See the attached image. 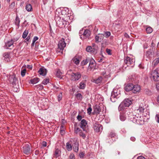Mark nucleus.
Masks as SVG:
<instances>
[{"mask_svg":"<svg viewBox=\"0 0 159 159\" xmlns=\"http://www.w3.org/2000/svg\"><path fill=\"white\" fill-rule=\"evenodd\" d=\"M80 131V130L79 128L75 127V132L76 133H78Z\"/></svg>","mask_w":159,"mask_h":159,"instance_id":"obj_50","label":"nucleus"},{"mask_svg":"<svg viewBox=\"0 0 159 159\" xmlns=\"http://www.w3.org/2000/svg\"><path fill=\"white\" fill-rule=\"evenodd\" d=\"M17 40V39H11V40L8 41L5 44L6 48H10V49H11L13 48L14 47L13 45L14 42H16Z\"/></svg>","mask_w":159,"mask_h":159,"instance_id":"obj_11","label":"nucleus"},{"mask_svg":"<svg viewBox=\"0 0 159 159\" xmlns=\"http://www.w3.org/2000/svg\"><path fill=\"white\" fill-rule=\"evenodd\" d=\"M91 34V32L90 30H85L83 34L84 39H85L87 38Z\"/></svg>","mask_w":159,"mask_h":159,"instance_id":"obj_18","label":"nucleus"},{"mask_svg":"<svg viewBox=\"0 0 159 159\" xmlns=\"http://www.w3.org/2000/svg\"><path fill=\"white\" fill-rule=\"evenodd\" d=\"M156 88L158 90H159V83H157L156 85Z\"/></svg>","mask_w":159,"mask_h":159,"instance_id":"obj_63","label":"nucleus"},{"mask_svg":"<svg viewBox=\"0 0 159 159\" xmlns=\"http://www.w3.org/2000/svg\"><path fill=\"white\" fill-rule=\"evenodd\" d=\"M38 38L37 36H35L33 39V41L35 42V41L38 39Z\"/></svg>","mask_w":159,"mask_h":159,"instance_id":"obj_55","label":"nucleus"},{"mask_svg":"<svg viewBox=\"0 0 159 159\" xmlns=\"http://www.w3.org/2000/svg\"><path fill=\"white\" fill-rule=\"evenodd\" d=\"M61 153V151L58 148H56L54 152V155L56 157H57L59 156Z\"/></svg>","mask_w":159,"mask_h":159,"instance_id":"obj_25","label":"nucleus"},{"mask_svg":"<svg viewBox=\"0 0 159 159\" xmlns=\"http://www.w3.org/2000/svg\"><path fill=\"white\" fill-rule=\"evenodd\" d=\"M104 37L107 38L110 36L111 33L109 31L106 32H105L104 34Z\"/></svg>","mask_w":159,"mask_h":159,"instance_id":"obj_41","label":"nucleus"},{"mask_svg":"<svg viewBox=\"0 0 159 159\" xmlns=\"http://www.w3.org/2000/svg\"><path fill=\"white\" fill-rule=\"evenodd\" d=\"M125 107L124 106V103L121 102V103L119 105L118 107V110L119 111H124V110L125 109V107Z\"/></svg>","mask_w":159,"mask_h":159,"instance_id":"obj_28","label":"nucleus"},{"mask_svg":"<svg viewBox=\"0 0 159 159\" xmlns=\"http://www.w3.org/2000/svg\"><path fill=\"white\" fill-rule=\"evenodd\" d=\"M153 63L154 66L157 65L158 63H159V57L154 60L153 61Z\"/></svg>","mask_w":159,"mask_h":159,"instance_id":"obj_39","label":"nucleus"},{"mask_svg":"<svg viewBox=\"0 0 159 159\" xmlns=\"http://www.w3.org/2000/svg\"><path fill=\"white\" fill-rule=\"evenodd\" d=\"M27 68L29 69H31L32 68V66L31 65H27Z\"/></svg>","mask_w":159,"mask_h":159,"instance_id":"obj_56","label":"nucleus"},{"mask_svg":"<svg viewBox=\"0 0 159 159\" xmlns=\"http://www.w3.org/2000/svg\"><path fill=\"white\" fill-rule=\"evenodd\" d=\"M39 81V79L38 78H35L34 79H32L30 80L31 83L33 84H34L38 83Z\"/></svg>","mask_w":159,"mask_h":159,"instance_id":"obj_29","label":"nucleus"},{"mask_svg":"<svg viewBox=\"0 0 159 159\" xmlns=\"http://www.w3.org/2000/svg\"><path fill=\"white\" fill-rule=\"evenodd\" d=\"M152 31L153 30L151 27H149L146 29V31L148 33H151L152 32Z\"/></svg>","mask_w":159,"mask_h":159,"instance_id":"obj_36","label":"nucleus"},{"mask_svg":"<svg viewBox=\"0 0 159 159\" xmlns=\"http://www.w3.org/2000/svg\"><path fill=\"white\" fill-rule=\"evenodd\" d=\"M80 127L84 131L87 132L88 129V125H87V122L84 119H83L81 120L80 122Z\"/></svg>","mask_w":159,"mask_h":159,"instance_id":"obj_9","label":"nucleus"},{"mask_svg":"<svg viewBox=\"0 0 159 159\" xmlns=\"http://www.w3.org/2000/svg\"><path fill=\"white\" fill-rule=\"evenodd\" d=\"M73 140V149L74 151L77 152L79 151V143L76 139H72Z\"/></svg>","mask_w":159,"mask_h":159,"instance_id":"obj_14","label":"nucleus"},{"mask_svg":"<svg viewBox=\"0 0 159 159\" xmlns=\"http://www.w3.org/2000/svg\"><path fill=\"white\" fill-rule=\"evenodd\" d=\"M124 35L125 37H126L127 38H129V35L127 34L126 33H125L124 34Z\"/></svg>","mask_w":159,"mask_h":159,"instance_id":"obj_57","label":"nucleus"},{"mask_svg":"<svg viewBox=\"0 0 159 159\" xmlns=\"http://www.w3.org/2000/svg\"><path fill=\"white\" fill-rule=\"evenodd\" d=\"M120 94L116 90H114L111 93V100L112 102H115L118 95Z\"/></svg>","mask_w":159,"mask_h":159,"instance_id":"obj_8","label":"nucleus"},{"mask_svg":"<svg viewBox=\"0 0 159 159\" xmlns=\"http://www.w3.org/2000/svg\"><path fill=\"white\" fill-rule=\"evenodd\" d=\"M69 159H75L74 155L73 153L70 154L69 156Z\"/></svg>","mask_w":159,"mask_h":159,"instance_id":"obj_49","label":"nucleus"},{"mask_svg":"<svg viewBox=\"0 0 159 159\" xmlns=\"http://www.w3.org/2000/svg\"><path fill=\"white\" fill-rule=\"evenodd\" d=\"M20 22V20L19 18L18 17L16 16V21H15V24L17 26H19V24Z\"/></svg>","mask_w":159,"mask_h":159,"instance_id":"obj_38","label":"nucleus"},{"mask_svg":"<svg viewBox=\"0 0 159 159\" xmlns=\"http://www.w3.org/2000/svg\"><path fill=\"white\" fill-rule=\"evenodd\" d=\"M25 9L28 11H31L32 9L31 5L30 4H27L25 6Z\"/></svg>","mask_w":159,"mask_h":159,"instance_id":"obj_31","label":"nucleus"},{"mask_svg":"<svg viewBox=\"0 0 159 159\" xmlns=\"http://www.w3.org/2000/svg\"><path fill=\"white\" fill-rule=\"evenodd\" d=\"M102 79V77H100L98 79L94 80L93 82L96 84H98L100 83Z\"/></svg>","mask_w":159,"mask_h":159,"instance_id":"obj_34","label":"nucleus"},{"mask_svg":"<svg viewBox=\"0 0 159 159\" xmlns=\"http://www.w3.org/2000/svg\"><path fill=\"white\" fill-rule=\"evenodd\" d=\"M49 82V80L48 79H44L42 83L44 84H47Z\"/></svg>","mask_w":159,"mask_h":159,"instance_id":"obj_43","label":"nucleus"},{"mask_svg":"<svg viewBox=\"0 0 159 159\" xmlns=\"http://www.w3.org/2000/svg\"><path fill=\"white\" fill-rule=\"evenodd\" d=\"M26 70L25 69H24L22 70V71H21V74L22 77H23L25 75L26 73Z\"/></svg>","mask_w":159,"mask_h":159,"instance_id":"obj_46","label":"nucleus"},{"mask_svg":"<svg viewBox=\"0 0 159 159\" xmlns=\"http://www.w3.org/2000/svg\"><path fill=\"white\" fill-rule=\"evenodd\" d=\"M62 74V73L58 69L57 70L56 72V75L57 77L59 78H61Z\"/></svg>","mask_w":159,"mask_h":159,"instance_id":"obj_33","label":"nucleus"},{"mask_svg":"<svg viewBox=\"0 0 159 159\" xmlns=\"http://www.w3.org/2000/svg\"><path fill=\"white\" fill-rule=\"evenodd\" d=\"M125 107H128L132 103V101L129 99H125L122 102Z\"/></svg>","mask_w":159,"mask_h":159,"instance_id":"obj_17","label":"nucleus"},{"mask_svg":"<svg viewBox=\"0 0 159 159\" xmlns=\"http://www.w3.org/2000/svg\"><path fill=\"white\" fill-rule=\"evenodd\" d=\"M93 110L96 114H99L101 111L100 107L98 105H96L94 107Z\"/></svg>","mask_w":159,"mask_h":159,"instance_id":"obj_21","label":"nucleus"},{"mask_svg":"<svg viewBox=\"0 0 159 159\" xmlns=\"http://www.w3.org/2000/svg\"><path fill=\"white\" fill-rule=\"evenodd\" d=\"M73 62L75 64L77 65L79 64L80 62V61L78 59L76 58H74L72 60Z\"/></svg>","mask_w":159,"mask_h":159,"instance_id":"obj_35","label":"nucleus"},{"mask_svg":"<svg viewBox=\"0 0 159 159\" xmlns=\"http://www.w3.org/2000/svg\"><path fill=\"white\" fill-rule=\"evenodd\" d=\"M10 79L11 80V81L12 82V85L18 84L17 79L15 76L12 75L11 76Z\"/></svg>","mask_w":159,"mask_h":159,"instance_id":"obj_24","label":"nucleus"},{"mask_svg":"<svg viewBox=\"0 0 159 159\" xmlns=\"http://www.w3.org/2000/svg\"><path fill=\"white\" fill-rule=\"evenodd\" d=\"M133 84H127L125 87V90L126 91H129L133 89Z\"/></svg>","mask_w":159,"mask_h":159,"instance_id":"obj_19","label":"nucleus"},{"mask_svg":"<svg viewBox=\"0 0 159 159\" xmlns=\"http://www.w3.org/2000/svg\"><path fill=\"white\" fill-rule=\"evenodd\" d=\"M66 45V43L65 42L64 39L63 38L60 39L58 44V49H60L59 52H62Z\"/></svg>","mask_w":159,"mask_h":159,"instance_id":"obj_5","label":"nucleus"},{"mask_svg":"<svg viewBox=\"0 0 159 159\" xmlns=\"http://www.w3.org/2000/svg\"><path fill=\"white\" fill-rule=\"evenodd\" d=\"M31 147L30 144H25L24 145L23 147V151L24 153L26 155L30 154L31 152Z\"/></svg>","mask_w":159,"mask_h":159,"instance_id":"obj_6","label":"nucleus"},{"mask_svg":"<svg viewBox=\"0 0 159 159\" xmlns=\"http://www.w3.org/2000/svg\"><path fill=\"white\" fill-rule=\"evenodd\" d=\"M92 111V109L91 107H89L87 109V112L88 114H90Z\"/></svg>","mask_w":159,"mask_h":159,"instance_id":"obj_51","label":"nucleus"},{"mask_svg":"<svg viewBox=\"0 0 159 159\" xmlns=\"http://www.w3.org/2000/svg\"><path fill=\"white\" fill-rule=\"evenodd\" d=\"M150 78L154 81H159V72L157 69L152 70L151 72Z\"/></svg>","mask_w":159,"mask_h":159,"instance_id":"obj_3","label":"nucleus"},{"mask_svg":"<svg viewBox=\"0 0 159 159\" xmlns=\"http://www.w3.org/2000/svg\"><path fill=\"white\" fill-rule=\"evenodd\" d=\"M106 51L107 53L108 54H109V55L111 54V50H110L109 49L107 48L106 50Z\"/></svg>","mask_w":159,"mask_h":159,"instance_id":"obj_52","label":"nucleus"},{"mask_svg":"<svg viewBox=\"0 0 159 159\" xmlns=\"http://www.w3.org/2000/svg\"><path fill=\"white\" fill-rule=\"evenodd\" d=\"M79 155L80 157H83L84 156V154L83 152H80L79 154Z\"/></svg>","mask_w":159,"mask_h":159,"instance_id":"obj_59","label":"nucleus"},{"mask_svg":"<svg viewBox=\"0 0 159 159\" xmlns=\"http://www.w3.org/2000/svg\"><path fill=\"white\" fill-rule=\"evenodd\" d=\"M130 139L132 141H134L135 140V139L134 137H131Z\"/></svg>","mask_w":159,"mask_h":159,"instance_id":"obj_62","label":"nucleus"},{"mask_svg":"<svg viewBox=\"0 0 159 159\" xmlns=\"http://www.w3.org/2000/svg\"><path fill=\"white\" fill-rule=\"evenodd\" d=\"M96 63L94 59L91 58L90 61L89 65V67L91 70L94 69L95 68Z\"/></svg>","mask_w":159,"mask_h":159,"instance_id":"obj_16","label":"nucleus"},{"mask_svg":"<svg viewBox=\"0 0 159 159\" xmlns=\"http://www.w3.org/2000/svg\"><path fill=\"white\" fill-rule=\"evenodd\" d=\"M73 140H71L70 141L66 143V148L68 151H70L72 150V146L71 143H72Z\"/></svg>","mask_w":159,"mask_h":159,"instance_id":"obj_20","label":"nucleus"},{"mask_svg":"<svg viewBox=\"0 0 159 159\" xmlns=\"http://www.w3.org/2000/svg\"><path fill=\"white\" fill-rule=\"evenodd\" d=\"M126 119L125 115L123 113H120V119L122 121H124Z\"/></svg>","mask_w":159,"mask_h":159,"instance_id":"obj_32","label":"nucleus"},{"mask_svg":"<svg viewBox=\"0 0 159 159\" xmlns=\"http://www.w3.org/2000/svg\"><path fill=\"white\" fill-rule=\"evenodd\" d=\"M106 72L105 70H104L102 72V75H103L105 77H106V76L105 75H106Z\"/></svg>","mask_w":159,"mask_h":159,"instance_id":"obj_60","label":"nucleus"},{"mask_svg":"<svg viewBox=\"0 0 159 159\" xmlns=\"http://www.w3.org/2000/svg\"><path fill=\"white\" fill-rule=\"evenodd\" d=\"M137 159H145V158L143 156H140L138 157Z\"/></svg>","mask_w":159,"mask_h":159,"instance_id":"obj_58","label":"nucleus"},{"mask_svg":"<svg viewBox=\"0 0 159 159\" xmlns=\"http://www.w3.org/2000/svg\"><path fill=\"white\" fill-rule=\"evenodd\" d=\"M38 72L40 75H42L43 76H45L46 74L47 70L45 69L42 68L39 69Z\"/></svg>","mask_w":159,"mask_h":159,"instance_id":"obj_22","label":"nucleus"},{"mask_svg":"<svg viewBox=\"0 0 159 159\" xmlns=\"http://www.w3.org/2000/svg\"><path fill=\"white\" fill-rule=\"evenodd\" d=\"M10 55L8 53H5L3 54V56L4 57L5 60L7 61H10Z\"/></svg>","mask_w":159,"mask_h":159,"instance_id":"obj_26","label":"nucleus"},{"mask_svg":"<svg viewBox=\"0 0 159 159\" xmlns=\"http://www.w3.org/2000/svg\"><path fill=\"white\" fill-rule=\"evenodd\" d=\"M145 105L143 104L140 105L139 107L136 109L135 111L136 112L138 113V114L143 115V113L144 111H146V109L145 108Z\"/></svg>","mask_w":159,"mask_h":159,"instance_id":"obj_7","label":"nucleus"},{"mask_svg":"<svg viewBox=\"0 0 159 159\" xmlns=\"http://www.w3.org/2000/svg\"><path fill=\"white\" fill-rule=\"evenodd\" d=\"M86 51L89 52L93 53L94 52V48H93L91 46H88L86 48Z\"/></svg>","mask_w":159,"mask_h":159,"instance_id":"obj_30","label":"nucleus"},{"mask_svg":"<svg viewBox=\"0 0 159 159\" xmlns=\"http://www.w3.org/2000/svg\"><path fill=\"white\" fill-rule=\"evenodd\" d=\"M66 14L65 11L61 10L60 8L57 9L55 12V19L57 24L60 28L65 27L67 22L63 19L64 14Z\"/></svg>","mask_w":159,"mask_h":159,"instance_id":"obj_1","label":"nucleus"},{"mask_svg":"<svg viewBox=\"0 0 159 159\" xmlns=\"http://www.w3.org/2000/svg\"><path fill=\"white\" fill-rule=\"evenodd\" d=\"M81 75L79 72L72 73L71 75L70 80L73 81H77L81 77Z\"/></svg>","mask_w":159,"mask_h":159,"instance_id":"obj_4","label":"nucleus"},{"mask_svg":"<svg viewBox=\"0 0 159 159\" xmlns=\"http://www.w3.org/2000/svg\"><path fill=\"white\" fill-rule=\"evenodd\" d=\"M86 80L82 81L79 84V88L80 89H84L86 86Z\"/></svg>","mask_w":159,"mask_h":159,"instance_id":"obj_23","label":"nucleus"},{"mask_svg":"<svg viewBox=\"0 0 159 159\" xmlns=\"http://www.w3.org/2000/svg\"><path fill=\"white\" fill-rule=\"evenodd\" d=\"M79 135L80 136L82 137V138L84 139H85L86 137V135L85 134L81 132H80V133Z\"/></svg>","mask_w":159,"mask_h":159,"instance_id":"obj_47","label":"nucleus"},{"mask_svg":"<svg viewBox=\"0 0 159 159\" xmlns=\"http://www.w3.org/2000/svg\"><path fill=\"white\" fill-rule=\"evenodd\" d=\"M62 93L61 92L57 96V100L58 101H60L62 99Z\"/></svg>","mask_w":159,"mask_h":159,"instance_id":"obj_42","label":"nucleus"},{"mask_svg":"<svg viewBox=\"0 0 159 159\" xmlns=\"http://www.w3.org/2000/svg\"><path fill=\"white\" fill-rule=\"evenodd\" d=\"M13 90L15 92H17L19 91V85L18 84H13Z\"/></svg>","mask_w":159,"mask_h":159,"instance_id":"obj_27","label":"nucleus"},{"mask_svg":"<svg viewBox=\"0 0 159 159\" xmlns=\"http://www.w3.org/2000/svg\"><path fill=\"white\" fill-rule=\"evenodd\" d=\"M77 118L78 120L80 121L81 120L82 117L81 116L79 115L78 116Z\"/></svg>","mask_w":159,"mask_h":159,"instance_id":"obj_53","label":"nucleus"},{"mask_svg":"<svg viewBox=\"0 0 159 159\" xmlns=\"http://www.w3.org/2000/svg\"><path fill=\"white\" fill-rule=\"evenodd\" d=\"M88 61H89L87 59L84 60L81 62L82 65H86L88 62Z\"/></svg>","mask_w":159,"mask_h":159,"instance_id":"obj_45","label":"nucleus"},{"mask_svg":"<svg viewBox=\"0 0 159 159\" xmlns=\"http://www.w3.org/2000/svg\"><path fill=\"white\" fill-rule=\"evenodd\" d=\"M156 120L159 123V113L157 114L156 116Z\"/></svg>","mask_w":159,"mask_h":159,"instance_id":"obj_48","label":"nucleus"},{"mask_svg":"<svg viewBox=\"0 0 159 159\" xmlns=\"http://www.w3.org/2000/svg\"><path fill=\"white\" fill-rule=\"evenodd\" d=\"M94 130L97 132L101 131L102 129V126L100 124L95 123L93 126Z\"/></svg>","mask_w":159,"mask_h":159,"instance_id":"obj_13","label":"nucleus"},{"mask_svg":"<svg viewBox=\"0 0 159 159\" xmlns=\"http://www.w3.org/2000/svg\"><path fill=\"white\" fill-rule=\"evenodd\" d=\"M116 136V134L113 132H111L109 134V137L110 138H112Z\"/></svg>","mask_w":159,"mask_h":159,"instance_id":"obj_44","label":"nucleus"},{"mask_svg":"<svg viewBox=\"0 0 159 159\" xmlns=\"http://www.w3.org/2000/svg\"><path fill=\"white\" fill-rule=\"evenodd\" d=\"M131 119L133 122L138 124L142 125L144 123L143 117H141V116H139V114L133 115Z\"/></svg>","mask_w":159,"mask_h":159,"instance_id":"obj_2","label":"nucleus"},{"mask_svg":"<svg viewBox=\"0 0 159 159\" xmlns=\"http://www.w3.org/2000/svg\"><path fill=\"white\" fill-rule=\"evenodd\" d=\"M30 39V36H28L27 38L25 39V42H28Z\"/></svg>","mask_w":159,"mask_h":159,"instance_id":"obj_54","label":"nucleus"},{"mask_svg":"<svg viewBox=\"0 0 159 159\" xmlns=\"http://www.w3.org/2000/svg\"><path fill=\"white\" fill-rule=\"evenodd\" d=\"M42 145L43 147H46L47 145V143L45 142H43Z\"/></svg>","mask_w":159,"mask_h":159,"instance_id":"obj_61","label":"nucleus"},{"mask_svg":"<svg viewBox=\"0 0 159 159\" xmlns=\"http://www.w3.org/2000/svg\"><path fill=\"white\" fill-rule=\"evenodd\" d=\"M35 42L33 41L32 43L31 44V47H33L34 46Z\"/></svg>","mask_w":159,"mask_h":159,"instance_id":"obj_64","label":"nucleus"},{"mask_svg":"<svg viewBox=\"0 0 159 159\" xmlns=\"http://www.w3.org/2000/svg\"><path fill=\"white\" fill-rule=\"evenodd\" d=\"M28 33V30H25L24 32H23L22 35V37L25 39V38L27 36Z\"/></svg>","mask_w":159,"mask_h":159,"instance_id":"obj_37","label":"nucleus"},{"mask_svg":"<svg viewBox=\"0 0 159 159\" xmlns=\"http://www.w3.org/2000/svg\"><path fill=\"white\" fill-rule=\"evenodd\" d=\"M132 92L134 93H137L139 92L140 91L141 88L140 86L138 84L133 86Z\"/></svg>","mask_w":159,"mask_h":159,"instance_id":"obj_15","label":"nucleus"},{"mask_svg":"<svg viewBox=\"0 0 159 159\" xmlns=\"http://www.w3.org/2000/svg\"><path fill=\"white\" fill-rule=\"evenodd\" d=\"M124 61V63L129 66L131 65H134L135 60L134 59H131L129 57H126L125 58Z\"/></svg>","mask_w":159,"mask_h":159,"instance_id":"obj_10","label":"nucleus"},{"mask_svg":"<svg viewBox=\"0 0 159 159\" xmlns=\"http://www.w3.org/2000/svg\"><path fill=\"white\" fill-rule=\"evenodd\" d=\"M104 35L103 34H99L95 36V42L99 43L101 42L103 39Z\"/></svg>","mask_w":159,"mask_h":159,"instance_id":"obj_12","label":"nucleus"},{"mask_svg":"<svg viewBox=\"0 0 159 159\" xmlns=\"http://www.w3.org/2000/svg\"><path fill=\"white\" fill-rule=\"evenodd\" d=\"M76 97L79 100H81L82 98V95L80 93H78L76 95Z\"/></svg>","mask_w":159,"mask_h":159,"instance_id":"obj_40","label":"nucleus"}]
</instances>
